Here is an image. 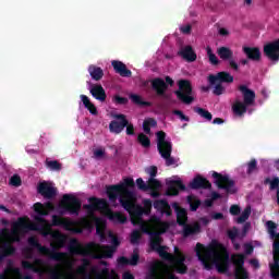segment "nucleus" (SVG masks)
<instances>
[{"mask_svg":"<svg viewBox=\"0 0 279 279\" xmlns=\"http://www.w3.org/2000/svg\"><path fill=\"white\" fill-rule=\"evenodd\" d=\"M34 219L36 222H32L29 217L24 216L17 218V220L12 223L11 239L14 243H19L21 236L27 234V232H40L41 236H51V232H53L51 231V227L63 228L66 232H72V234H82L84 228H90V221L86 218L75 221L71 220V218L52 215L51 223L40 216H35Z\"/></svg>","mask_w":279,"mask_h":279,"instance_id":"nucleus-1","label":"nucleus"},{"mask_svg":"<svg viewBox=\"0 0 279 279\" xmlns=\"http://www.w3.org/2000/svg\"><path fill=\"white\" fill-rule=\"evenodd\" d=\"M195 253L205 265L206 269H210L208 262L213 258L214 264L218 274H228L230 270V263L235 267V278L236 279H247V270H245V255L244 254H232L228 253V248L221 243H214L213 245L205 248L202 243H197L195 247Z\"/></svg>","mask_w":279,"mask_h":279,"instance_id":"nucleus-2","label":"nucleus"},{"mask_svg":"<svg viewBox=\"0 0 279 279\" xmlns=\"http://www.w3.org/2000/svg\"><path fill=\"white\" fill-rule=\"evenodd\" d=\"M150 235V248L158 253L162 260H168L171 263L173 270L177 274H186L189 271V266H186V255L180 251V247L174 246V254H170L167 252V246L160 245L162 243V238L160 236V232L151 231L149 232Z\"/></svg>","mask_w":279,"mask_h":279,"instance_id":"nucleus-3","label":"nucleus"},{"mask_svg":"<svg viewBox=\"0 0 279 279\" xmlns=\"http://www.w3.org/2000/svg\"><path fill=\"white\" fill-rule=\"evenodd\" d=\"M134 179L126 178L122 183L108 185L106 187V194L111 204H114L119 199L122 208L126 213H131L134 208V203L136 202V195L130 189H134Z\"/></svg>","mask_w":279,"mask_h":279,"instance_id":"nucleus-4","label":"nucleus"},{"mask_svg":"<svg viewBox=\"0 0 279 279\" xmlns=\"http://www.w3.org/2000/svg\"><path fill=\"white\" fill-rule=\"evenodd\" d=\"M68 250L70 254L90 256L95 260H101V258H112V256H114V252L117 251L113 246L100 245L95 242H89L84 246L76 239L70 241Z\"/></svg>","mask_w":279,"mask_h":279,"instance_id":"nucleus-5","label":"nucleus"},{"mask_svg":"<svg viewBox=\"0 0 279 279\" xmlns=\"http://www.w3.org/2000/svg\"><path fill=\"white\" fill-rule=\"evenodd\" d=\"M88 202L89 205H84V208H86V210H104L109 221H113L114 223H126L128 217L120 211H112L106 198H98L94 196L90 197Z\"/></svg>","mask_w":279,"mask_h":279,"instance_id":"nucleus-6","label":"nucleus"},{"mask_svg":"<svg viewBox=\"0 0 279 279\" xmlns=\"http://www.w3.org/2000/svg\"><path fill=\"white\" fill-rule=\"evenodd\" d=\"M59 208L61 215L68 213V215L80 216V210H82V201L72 194H64L59 203Z\"/></svg>","mask_w":279,"mask_h":279,"instance_id":"nucleus-7","label":"nucleus"},{"mask_svg":"<svg viewBox=\"0 0 279 279\" xmlns=\"http://www.w3.org/2000/svg\"><path fill=\"white\" fill-rule=\"evenodd\" d=\"M178 86L179 89L174 92V95L179 101H182V104H185L186 106H191V104L195 101V97H193V85L191 84V81L179 80Z\"/></svg>","mask_w":279,"mask_h":279,"instance_id":"nucleus-8","label":"nucleus"},{"mask_svg":"<svg viewBox=\"0 0 279 279\" xmlns=\"http://www.w3.org/2000/svg\"><path fill=\"white\" fill-rule=\"evenodd\" d=\"M211 178H214L217 189L226 191L228 195L236 194V182L230 179L228 174H221L219 172L214 171Z\"/></svg>","mask_w":279,"mask_h":279,"instance_id":"nucleus-9","label":"nucleus"},{"mask_svg":"<svg viewBox=\"0 0 279 279\" xmlns=\"http://www.w3.org/2000/svg\"><path fill=\"white\" fill-rule=\"evenodd\" d=\"M148 271L151 279H179L178 276L165 268V263L158 259L150 263Z\"/></svg>","mask_w":279,"mask_h":279,"instance_id":"nucleus-10","label":"nucleus"},{"mask_svg":"<svg viewBox=\"0 0 279 279\" xmlns=\"http://www.w3.org/2000/svg\"><path fill=\"white\" fill-rule=\"evenodd\" d=\"M28 245L35 247L38 250L39 254L48 256L51 260L62 262L66 258V253L51 251V248L43 246V244L38 243V240L35 236L28 238Z\"/></svg>","mask_w":279,"mask_h":279,"instance_id":"nucleus-11","label":"nucleus"},{"mask_svg":"<svg viewBox=\"0 0 279 279\" xmlns=\"http://www.w3.org/2000/svg\"><path fill=\"white\" fill-rule=\"evenodd\" d=\"M112 119L114 120L109 123V132L112 134H121L128 125V116L123 113H114L112 114Z\"/></svg>","mask_w":279,"mask_h":279,"instance_id":"nucleus-12","label":"nucleus"},{"mask_svg":"<svg viewBox=\"0 0 279 279\" xmlns=\"http://www.w3.org/2000/svg\"><path fill=\"white\" fill-rule=\"evenodd\" d=\"M173 84H174L173 78H171L170 76H166V82L165 80L157 77L151 81V88L153 90L156 92V94L159 97H163L167 88H169V86H173Z\"/></svg>","mask_w":279,"mask_h":279,"instance_id":"nucleus-13","label":"nucleus"},{"mask_svg":"<svg viewBox=\"0 0 279 279\" xmlns=\"http://www.w3.org/2000/svg\"><path fill=\"white\" fill-rule=\"evenodd\" d=\"M167 184V191L166 195L168 197H175L180 195V191H186V185L182 182V180H169L166 181Z\"/></svg>","mask_w":279,"mask_h":279,"instance_id":"nucleus-14","label":"nucleus"},{"mask_svg":"<svg viewBox=\"0 0 279 279\" xmlns=\"http://www.w3.org/2000/svg\"><path fill=\"white\" fill-rule=\"evenodd\" d=\"M208 82L210 86H215V84H232L234 82V76L231 75L230 72H218L217 74H211L208 76Z\"/></svg>","mask_w":279,"mask_h":279,"instance_id":"nucleus-15","label":"nucleus"},{"mask_svg":"<svg viewBox=\"0 0 279 279\" xmlns=\"http://www.w3.org/2000/svg\"><path fill=\"white\" fill-rule=\"evenodd\" d=\"M264 56L271 62L279 61V39L264 46Z\"/></svg>","mask_w":279,"mask_h":279,"instance_id":"nucleus-16","label":"nucleus"},{"mask_svg":"<svg viewBox=\"0 0 279 279\" xmlns=\"http://www.w3.org/2000/svg\"><path fill=\"white\" fill-rule=\"evenodd\" d=\"M22 267L23 269L33 271V274H39V276H43V274H45V260H43L41 258H35L34 263H31L28 260H22Z\"/></svg>","mask_w":279,"mask_h":279,"instance_id":"nucleus-17","label":"nucleus"},{"mask_svg":"<svg viewBox=\"0 0 279 279\" xmlns=\"http://www.w3.org/2000/svg\"><path fill=\"white\" fill-rule=\"evenodd\" d=\"M189 187L193 191L208 190L213 189V184L208 179L202 177V174H197L192 182H190Z\"/></svg>","mask_w":279,"mask_h":279,"instance_id":"nucleus-18","label":"nucleus"},{"mask_svg":"<svg viewBox=\"0 0 279 279\" xmlns=\"http://www.w3.org/2000/svg\"><path fill=\"white\" fill-rule=\"evenodd\" d=\"M238 90L242 93L243 102L246 106H254L256 102V93L253 89L248 88L246 85H240Z\"/></svg>","mask_w":279,"mask_h":279,"instance_id":"nucleus-19","label":"nucleus"},{"mask_svg":"<svg viewBox=\"0 0 279 279\" xmlns=\"http://www.w3.org/2000/svg\"><path fill=\"white\" fill-rule=\"evenodd\" d=\"M51 239L50 246L52 250H62L66 245V235L58 230L51 232Z\"/></svg>","mask_w":279,"mask_h":279,"instance_id":"nucleus-20","label":"nucleus"},{"mask_svg":"<svg viewBox=\"0 0 279 279\" xmlns=\"http://www.w3.org/2000/svg\"><path fill=\"white\" fill-rule=\"evenodd\" d=\"M37 192L46 199H53V197L58 195V191L56 190V187L49 185V183L47 182L39 183L37 186Z\"/></svg>","mask_w":279,"mask_h":279,"instance_id":"nucleus-21","label":"nucleus"},{"mask_svg":"<svg viewBox=\"0 0 279 279\" xmlns=\"http://www.w3.org/2000/svg\"><path fill=\"white\" fill-rule=\"evenodd\" d=\"M243 53L246 56L247 60L251 62H260L263 54L260 53V48L258 47H243Z\"/></svg>","mask_w":279,"mask_h":279,"instance_id":"nucleus-22","label":"nucleus"},{"mask_svg":"<svg viewBox=\"0 0 279 279\" xmlns=\"http://www.w3.org/2000/svg\"><path fill=\"white\" fill-rule=\"evenodd\" d=\"M111 66L121 77H132V71L122 61L113 60L111 61Z\"/></svg>","mask_w":279,"mask_h":279,"instance_id":"nucleus-23","label":"nucleus"},{"mask_svg":"<svg viewBox=\"0 0 279 279\" xmlns=\"http://www.w3.org/2000/svg\"><path fill=\"white\" fill-rule=\"evenodd\" d=\"M154 208L161 213V215H166L167 217H171L173 210L171 209V205L165 199L155 201L153 204Z\"/></svg>","mask_w":279,"mask_h":279,"instance_id":"nucleus-24","label":"nucleus"},{"mask_svg":"<svg viewBox=\"0 0 279 279\" xmlns=\"http://www.w3.org/2000/svg\"><path fill=\"white\" fill-rule=\"evenodd\" d=\"M157 136V149L158 151H162L165 149H169L173 147L171 142L167 141V133L165 131H159L156 133Z\"/></svg>","mask_w":279,"mask_h":279,"instance_id":"nucleus-25","label":"nucleus"},{"mask_svg":"<svg viewBox=\"0 0 279 279\" xmlns=\"http://www.w3.org/2000/svg\"><path fill=\"white\" fill-rule=\"evenodd\" d=\"M89 93L94 99H97V101H100L101 104H104V101H106L108 98V95H106V89H104V86L101 85H93Z\"/></svg>","mask_w":279,"mask_h":279,"instance_id":"nucleus-26","label":"nucleus"},{"mask_svg":"<svg viewBox=\"0 0 279 279\" xmlns=\"http://www.w3.org/2000/svg\"><path fill=\"white\" fill-rule=\"evenodd\" d=\"M178 56L183 58L186 62H195L197 60V53L193 50V47L191 46H185L182 48L179 52Z\"/></svg>","mask_w":279,"mask_h":279,"instance_id":"nucleus-27","label":"nucleus"},{"mask_svg":"<svg viewBox=\"0 0 279 279\" xmlns=\"http://www.w3.org/2000/svg\"><path fill=\"white\" fill-rule=\"evenodd\" d=\"M34 210L37 213L38 217H47V215H49V210H53V203H46V208L41 203H35Z\"/></svg>","mask_w":279,"mask_h":279,"instance_id":"nucleus-28","label":"nucleus"},{"mask_svg":"<svg viewBox=\"0 0 279 279\" xmlns=\"http://www.w3.org/2000/svg\"><path fill=\"white\" fill-rule=\"evenodd\" d=\"M198 232H202V226L199 225V222H195L194 225H183L184 239H187V236H191L193 234H198Z\"/></svg>","mask_w":279,"mask_h":279,"instance_id":"nucleus-29","label":"nucleus"},{"mask_svg":"<svg viewBox=\"0 0 279 279\" xmlns=\"http://www.w3.org/2000/svg\"><path fill=\"white\" fill-rule=\"evenodd\" d=\"M80 98L82 100V104L85 106L90 114H94L95 117L96 114H99V112L97 111V107L90 101V98H88V96L82 94Z\"/></svg>","mask_w":279,"mask_h":279,"instance_id":"nucleus-30","label":"nucleus"},{"mask_svg":"<svg viewBox=\"0 0 279 279\" xmlns=\"http://www.w3.org/2000/svg\"><path fill=\"white\" fill-rule=\"evenodd\" d=\"M171 151H173V146L170 148H166L163 150H159V154L163 160H166V166L171 167L175 165V158L171 157Z\"/></svg>","mask_w":279,"mask_h":279,"instance_id":"nucleus-31","label":"nucleus"},{"mask_svg":"<svg viewBox=\"0 0 279 279\" xmlns=\"http://www.w3.org/2000/svg\"><path fill=\"white\" fill-rule=\"evenodd\" d=\"M88 73L92 80H95V82H99V80L104 77V70L96 65H89Z\"/></svg>","mask_w":279,"mask_h":279,"instance_id":"nucleus-32","label":"nucleus"},{"mask_svg":"<svg viewBox=\"0 0 279 279\" xmlns=\"http://www.w3.org/2000/svg\"><path fill=\"white\" fill-rule=\"evenodd\" d=\"M247 108L250 106L242 101H235L232 106V110L238 117H243L247 112Z\"/></svg>","mask_w":279,"mask_h":279,"instance_id":"nucleus-33","label":"nucleus"},{"mask_svg":"<svg viewBox=\"0 0 279 279\" xmlns=\"http://www.w3.org/2000/svg\"><path fill=\"white\" fill-rule=\"evenodd\" d=\"M177 223L179 226H185L186 221H189V214L186 213V209L177 207Z\"/></svg>","mask_w":279,"mask_h":279,"instance_id":"nucleus-34","label":"nucleus"},{"mask_svg":"<svg viewBox=\"0 0 279 279\" xmlns=\"http://www.w3.org/2000/svg\"><path fill=\"white\" fill-rule=\"evenodd\" d=\"M186 202L190 205V210L192 213H196L197 208L202 206V201L199 198H196L195 195H189L186 197Z\"/></svg>","mask_w":279,"mask_h":279,"instance_id":"nucleus-35","label":"nucleus"},{"mask_svg":"<svg viewBox=\"0 0 279 279\" xmlns=\"http://www.w3.org/2000/svg\"><path fill=\"white\" fill-rule=\"evenodd\" d=\"M217 53L220 60H230L234 56V52L228 47L218 48Z\"/></svg>","mask_w":279,"mask_h":279,"instance_id":"nucleus-36","label":"nucleus"},{"mask_svg":"<svg viewBox=\"0 0 279 279\" xmlns=\"http://www.w3.org/2000/svg\"><path fill=\"white\" fill-rule=\"evenodd\" d=\"M158 122L154 118H147L143 122V130L145 134H151V128H156Z\"/></svg>","mask_w":279,"mask_h":279,"instance_id":"nucleus-37","label":"nucleus"},{"mask_svg":"<svg viewBox=\"0 0 279 279\" xmlns=\"http://www.w3.org/2000/svg\"><path fill=\"white\" fill-rule=\"evenodd\" d=\"M130 99L133 101V104H136V106H144L145 108H151L153 106L151 101H145L140 95L136 94H132Z\"/></svg>","mask_w":279,"mask_h":279,"instance_id":"nucleus-38","label":"nucleus"},{"mask_svg":"<svg viewBox=\"0 0 279 279\" xmlns=\"http://www.w3.org/2000/svg\"><path fill=\"white\" fill-rule=\"evenodd\" d=\"M274 256V264L270 265L271 276L275 279H279V254L272 255Z\"/></svg>","mask_w":279,"mask_h":279,"instance_id":"nucleus-39","label":"nucleus"},{"mask_svg":"<svg viewBox=\"0 0 279 279\" xmlns=\"http://www.w3.org/2000/svg\"><path fill=\"white\" fill-rule=\"evenodd\" d=\"M194 112H196V114H199L202 119H205V121H213V113L204 108L194 107Z\"/></svg>","mask_w":279,"mask_h":279,"instance_id":"nucleus-40","label":"nucleus"},{"mask_svg":"<svg viewBox=\"0 0 279 279\" xmlns=\"http://www.w3.org/2000/svg\"><path fill=\"white\" fill-rule=\"evenodd\" d=\"M15 253H16V248L8 244L3 247L2 252H0V260H3V258L8 256H14Z\"/></svg>","mask_w":279,"mask_h":279,"instance_id":"nucleus-41","label":"nucleus"},{"mask_svg":"<svg viewBox=\"0 0 279 279\" xmlns=\"http://www.w3.org/2000/svg\"><path fill=\"white\" fill-rule=\"evenodd\" d=\"M137 143H140L142 147H145V149H149V147H151V140H149V137L144 133H140L137 135Z\"/></svg>","mask_w":279,"mask_h":279,"instance_id":"nucleus-42","label":"nucleus"},{"mask_svg":"<svg viewBox=\"0 0 279 279\" xmlns=\"http://www.w3.org/2000/svg\"><path fill=\"white\" fill-rule=\"evenodd\" d=\"M264 184H269V191H279V178L275 177L272 179L266 178L264 180Z\"/></svg>","mask_w":279,"mask_h":279,"instance_id":"nucleus-43","label":"nucleus"},{"mask_svg":"<svg viewBox=\"0 0 279 279\" xmlns=\"http://www.w3.org/2000/svg\"><path fill=\"white\" fill-rule=\"evenodd\" d=\"M252 215V207L247 206L242 214L236 218V223H245Z\"/></svg>","mask_w":279,"mask_h":279,"instance_id":"nucleus-44","label":"nucleus"},{"mask_svg":"<svg viewBox=\"0 0 279 279\" xmlns=\"http://www.w3.org/2000/svg\"><path fill=\"white\" fill-rule=\"evenodd\" d=\"M46 167L50 169V171H62V163L58 160H46Z\"/></svg>","mask_w":279,"mask_h":279,"instance_id":"nucleus-45","label":"nucleus"},{"mask_svg":"<svg viewBox=\"0 0 279 279\" xmlns=\"http://www.w3.org/2000/svg\"><path fill=\"white\" fill-rule=\"evenodd\" d=\"M246 173L247 175H252V173H254V171H258V161H256V159H251V161H248L246 163Z\"/></svg>","mask_w":279,"mask_h":279,"instance_id":"nucleus-46","label":"nucleus"},{"mask_svg":"<svg viewBox=\"0 0 279 279\" xmlns=\"http://www.w3.org/2000/svg\"><path fill=\"white\" fill-rule=\"evenodd\" d=\"M147 184H148V191H158L160 186H162L160 181H158L155 178H149Z\"/></svg>","mask_w":279,"mask_h":279,"instance_id":"nucleus-47","label":"nucleus"},{"mask_svg":"<svg viewBox=\"0 0 279 279\" xmlns=\"http://www.w3.org/2000/svg\"><path fill=\"white\" fill-rule=\"evenodd\" d=\"M88 267H90V260H88L87 258H84L83 264L76 268V274L78 276H84V274H86V269H88Z\"/></svg>","mask_w":279,"mask_h":279,"instance_id":"nucleus-48","label":"nucleus"},{"mask_svg":"<svg viewBox=\"0 0 279 279\" xmlns=\"http://www.w3.org/2000/svg\"><path fill=\"white\" fill-rule=\"evenodd\" d=\"M271 239H275L272 243V256L279 255V233L270 234Z\"/></svg>","mask_w":279,"mask_h":279,"instance_id":"nucleus-49","label":"nucleus"},{"mask_svg":"<svg viewBox=\"0 0 279 279\" xmlns=\"http://www.w3.org/2000/svg\"><path fill=\"white\" fill-rule=\"evenodd\" d=\"M206 51H207V56L209 58L210 64H213L214 66H217V64H219V59L217 58L216 53H213V48L207 47Z\"/></svg>","mask_w":279,"mask_h":279,"instance_id":"nucleus-50","label":"nucleus"},{"mask_svg":"<svg viewBox=\"0 0 279 279\" xmlns=\"http://www.w3.org/2000/svg\"><path fill=\"white\" fill-rule=\"evenodd\" d=\"M138 260H141V255L138 254V250L135 248L129 259V265H131V267H136V265H138Z\"/></svg>","mask_w":279,"mask_h":279,"instance_id":"nucleus-51","label":"nucleus"},{"mask_svg":"<svg viewBox=\"0 0 279 279\" xmlns=\"http://www.w3.org/2000/svg\"><path fill=\"white\" fill-rule=\"evenodd\" d=\"M95 223H96V232L104 239V229H101V226H106L104 220L99 217L95 218Z\"/></svg>","mask_w":279,"mask_h":279,"instance_id":"nucleus-52","label":"nucleus"},{"mask_svg":"<svg viewBox=\"0 0 279 279\" xmlns=\"http://www.w3.org/2000/svg\"><path fill=\"white\" fill-rule=\"evenodd\" d=\"M112 101H113V104H116V106H126L129 100H128V98L121 97L120 95H114L112 97Z\"/></svg>","mask_w":279,"mask_h":279,"instance_id":"nucleus-53","label":"nucleus"},{"mask_svg":"<svg viewBox=\"0 0 279 279\" xmlns=\"http://www.w3.org/2000/svg\"><path fill=\"white\" fill-rule=\"evenodd\" d=\"M214 86H215L213 90L214 95H216L217 97H219V95H223V92L226 90V88L223 87L222 83L217 82L214 84Z\"/></svg>","mask_w":279,"mask_h":279,"instance_id":"nucleus-54","label":"nucleus"},{"mask_svg":"<svg viewBox=\"0 0 279 279\" xmlns=\"http://www.w3.org/2000/svg\"><path fill=\"white\" fill-rule=\"evenodd\" d=\"M227 236L230 239L231 243H234V239L239 236V230H236V228L228 230Z\"/></svg>","mask_w":279,"mask_h":279,"instance_id":"nucleus-55","label":"nucleus"},{"mask_svg":"<svg viewBox=\"0 0 279 279\" xmlns=\"http://www.w3.org/2000/svg\"><path fill=\"white\" fill-rule=\"evenodd\" d=\"M138 241H141V231L134 230L131 233V243L134 245V244L138 243Z\"/></svg>","mask_w":279,"mask_h":279,"instance_id":"nucleus-56","label":"nucleus"},{"mask_svg":"<svg viewBox=\"0 0 279 279\" xmlns=\"http://www.w3.org/2000/svg\"><path fill=\"white\" fill-rule=\"evenodd\" d=\"M10 184L11 186H21V177L19 174H14L13 177H11Z\"/></svg>","mask_w":279,"mask_h":279,"instance_id":"nucleus-57","label":"nucleus"},{"mask_svg":"<svg viewBox=\"0 0 279 279\" xmlns=\"http://www.w3.org/2000/svg\"><path fill=\"white\" fill-rule=\"evenodd\" d=\"M136 185H137V189H140V191H148V184L145 183V181H143L142 178H138L136 180Z\"/></svg>","mask_w":279,"mask_h":279,"instance_id":"nucleus-58","label":"nucleus"},{"mask_svg":"<svg viewBox=\"0 0 279 279\" xmlns=\"http://www.w3.org/2000/svg\"><path fill=\"white\" fill-rule=\"evenodd\" d=\"M136 202V201H135ZM135 202H133V208L131 209V211H129L130 214L133 213V215H135V217H142L143 216V208L142 207H136L134 204Z\"/></svg>","mask_w":279,"mask_h":279,"instance_id":"nucleus-59","label":"nucleus"},{"mask_svg":"<svg viewBox=\"0 0 279 279\" xmlns=\"http://www.w3.org/2000/svg\"><path fill=\"white\" fill-rule=\"evenodd\" d=\"M266 226L270 235L274 234L276 232V229L278 228V226H276V222L271 220H268L266 222Z\"/></svg>","mask_w":279,"mask_h":279,"instance_id":"nucleus-60","label":"nucleus"},{"mask_svg":"<svg viewBox=\"0 0 279 279\" xmlns=\"http://www.w3.org/2000/svg\"><path fill=\"white\" fill-rule=\"evenodd\" d=\"M173 114H175L177 117H179V119H180L181 121H186V122L191 121V118H189V116H185L184 112H182L181 110H174V111H173Z\"/></svg>","mask_w":279,"mask_h":279,"instance_id":"nucleus-61","label":"nucleus"},{"mask_svg":"<svg viewBox=\"0 0 279 279\" xmlns=\"http://www.w3.org/2000/svg\"><path fill=\"white\" fill-rule=\"evenodd\" d=\"M229 213L233 216L241 215V207L239 205H231Z\"/></svg>","mask_w":279,"mask_h":279,"instance_id":"nucleus-62","label":"nucleus"},{"mask_svg":"<svg viewBox=\"0 0 279 279\" xmlns=\"http://www.w3.org/2000/svg\"><path fill=\"white\" fill-rule=\"evenodd\" d=\"M118 265L120 267H125V265H130V259L125 256H121L118 258Z\"/></svg>","mask_w":279,"mask_h":279,"instance_id":"nucleus-63","label":"nucleus"},{"mask_svg":"<svg viewBox=\"0 0 279 279\" xmlns=\"http://www.w3.org/2000/svg\"><path fill=\"white\" fill-rule=\"evenodd\" d=\"M228 61H229V66L233 70V71H235V72H238L239 71V63L236 62V60H234V59H228Z\"/></svg>","mask_w":279,"mask_h":279,"instance_id":"nucleus-64","label":"nucleus"}]
</instances>
